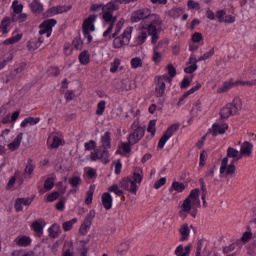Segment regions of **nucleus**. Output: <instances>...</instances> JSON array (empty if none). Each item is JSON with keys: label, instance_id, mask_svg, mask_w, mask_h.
<instances>
[{"label": "nucleus", "instance_id": "f257e3e1", "mask_svg": "<svg viewBox=\"0 0 256 256\" xmlns=\"http://www.w3.org/2000/svg\"><path fill=\"white\" fill-rule=\"evenodd\" d=\"M199 207H201V200H199V188L191 190L188 197L181 205L183 213H190L191 217H197Z\"/></svg>", "mask_w": 256, "mask_h": 256}, {"label": "nucleus", "instance_id": "f03ea898", "mask_svg": "<svg viewBox=\"0 0 256 256\" xmlns=\"http://www.w3.org/2000/svg\"><path fill=\"white\" fill-rule=\"evenodd\" d=\"M243 109V100L235 97L231 103L226 104L219 112L220 119H229L235 115H239V111Z\"/></svg>", "mask_w": 256, "mask_h": 256}, {"label": "nucleus", "instance_id": "7ed1b4c3", "mask_svg": "<svg viewBox=\"0 0 256 256\" xmlns=\"http://www.w3.org/2000/svg\"><path fill=\"white\" fill-rule=\"evenodd\" d=\"M131 33H133V27H127L121 36L117 35L113 37V35H110L109 39H114V49H121L124 45H129V41H131Z\"/></svg>", "mask_w": 256, "mask_h": 256}, {"label": "nucleus", "instance_id": "20e7f679", "mask_svg": "<svg viewBox=\"0 0 256 256\" xmlns=\"http://www.w3.org/2000/svg\"><path fill=\"white\" fill-rule=\"evenodd\" d=\"M171 83V78L168 75L155 77V97H163L165 95V83Z\"/></svg>", "mask_w": 256, "mask_h": 256}, {"label": "nucleus", "instance_id": "39448f33", "mask_svg": "<svg viewBox=\"0 0 256 256\" xmlns=\"http://www.w3.org/2000/svg\"><path fill=\"white\" fill-rule=\"evenodd\" d=\"M109 148H104L100 146L98 149H95L94 152H91L90 159L91 161H97L100 160L104 163V165H107L109 161L110 154H109Z\"/></svg>", "mask_w": 256, "mask_h": 256}, {"label": "nucleus", "instance_id": "423d86ee", "mask_svg": "<svg viewBox=\"0 0 256 256\" xmlns=\"http://www.w3.org/2000/svg\"><path fill=\"white\" fill-rule=\"evenodd\" d=\"M235 163L227 162V158H223L220 166V177H233L235 175Z\"/></svg>", "mask_w": 256, "mask_h": 256}, {"label": "nucleus", "instance_id": "0eeeda50", "mask_svg": "<svg viewBox=\"0 0 256 256\" xmlns=\"http://www.w3.org/2000/svg\"><path fill=\"white\" fill-rule=\"evenodd\" d=\"M150 15H151V10H149V8H142L135 11L132 14L130 21L131 23H139V21H144V23H147Z\"/></svg>", "mask_w": 256, "mask_h": 256}, {"label": "nucleus", "instance_id": "6e6552de", "mask_svg": "<svg viewBox=\"0 0 256 256\" xmlns=\"http://www.w3.org/2000/svg\"><path fill=\"white\" fill-rule=\"evenodd\" d=\"M176 131H179V124H172L170 127L167 128V130L164 132L163 136L158 142L159 149H163V147H165V143H167V141H169V139L173 137Z\"/></svg>", "mask_w": 256, "mask_h": 256}, {"label": "nucleus", "instance_id": "1a4fd4ad", "mask_svg": "<svg viewBox=\"0 0 256 256\" xmlns=\"http://www.w3.org/2000/svg\"><path fill=\"white\" fill-rule=\"evenodd\" d=\"M162 23L163 21L161 20V16L158 14H150L143 28L150 31H155L157 30V27H159Z\"/></svg>", "mask_w": 256, "mask_h": 256}, {"label": "nucleus", "instance_id": "9d476101", "mask_svg": "<svg viewBox=\"0 0 256 256\" xmlns=\"http://www.w3.org/2000/svg\"><path fill=\"white\" fill-rule=\"evenodd\" d=\"M55 25H57V20H45L42 24H40L39 35H46V37H51V32L53 31V27H55Z\"/></svg>", "mask_w": 256, "mask_h": 256}, {"label": "nucleus", "instance_id": "9b49d317", "mask_svg": "<svg viewBox=\"0 0 256 256\" xmlns=\"http://www.w3.org/2000/svg\"><path fill=\"white\" fill-rule=\"evenodd\" d=\"M120 187L121 189H125V191H129V193H132L133 195H137V190L139 187L137 184L133 181L131 178H123L120 181Z\"/></svg>", "mask_w": 256, "mask_h": 256}, {"label": "nucleus", "instance_id": "f8f14e48", "mask_svg": "<svg viewBox=\"0 0 256 256\" xmlns=\"http://www.w3.org/2000/svg\"><path fill=\"white\" fill-rule=\"evenodd\" d=\"M95 21H97V15H90L84 20L82 24L83 35H89L91 31H95Z\"/></svg>", "mask_w": 256, "mask_h": 256}, {"label": "nucleus", "instance_id": "ddd939ff", "mask_svg": "<svg viewBox=\"0 0 256 256\" xmlns=\"http://www.w3.org/2000/svg\"><path fill=\"white\" fill-rule=\"evenodd\" d=\"M145 136V129L143 127H136L133 133L129 135L130 143L136 145L138 141H141Z\"/></svg>", "mask_w": 256, "mask_h": 256}, {"label": "nucleus", "instance_id": "4468645a", "mask_svg": "<svg viewBox=\"0 0 256 256\" xmlns=\"http://www.w3.org/2000/svg\"><path fill=\"white\" fill-rule=\"evenodd\" d=\"M227 129H229V125L227 123H221L218 121L212 125V136L217 137V135H223Z\"/></svg>", "mask_w": 256, "mask_h": 256}, {"label": "nucleus", "instance_id": "2eb2a0df", "mask_svg": "<svg viewBox=\"0 0 256 256\" xmlns=\"http://www.w3.org/2000/svg\"><path fill=\"white\" fill-rule=\"evenodd\" d=\"M224 159H227V162H229V159H232L231 163H235L236 161L241 160L242 157L239 150L233 147H229L227 149V154H226V157H224Z\"/></svg>", "mask_w": 256, "mask_h": 256}, {"label": "nucleus", "instance_id": "dca6fc26", "mask_svg": "<svg viewBox=\"0 0 256 256\" xmlns=\"http://www.w3.org/2000/svg\"><path fill=\"white\" fill-rule=\"evenodd\" d=\"M241 157H251L253 155V145L249 141H245L240 147Z\"/></svg>", "mask_w": 256, "mask_h": 256}, {"label": "nucleus", "instance_id": "f3484780", "mask_svg": "<svg viewBox=\"0 0 256 256\" xmlns=\"http://www.w3.org/2000/svg\"><path fill=\"white\" fill-rule=\"evenodd\" d=\"M14 243L18 247H29V245L32 243V240L29 236H17L14 240Z\"/></svg>", "mask_w": 256, "mask_h": 256}, {"label": "nucleus", "instance_id": "a211bd4d", "mask_svg": "<svg viewBox=\"0 0 256 256\" xmlns=\"http://www.w3.org/2000/svg\"><path fill=\"white\" fill-rule=\"evenodd\" d=\"M102 205L107 211L113 207V197L110 193L106 192L102 194Z\"/></svg>", "mask_w": 256, "mask_h": 256}, {"label": "nucleus", "instance_id": "6ab92c4d", "mask_svg": "<svg viewBox=\"0 0 256 256\" xmlns=\"http://www.w3.org/2000/svg\"><path fill=\"white\" fill-rule=\"evenodd\" d=\"M67 11H71V6H56L52 7L48 10L50 16L59 15L61 13H67Z\"/></svg>", "mask_w": 256, "mask_h": 256}, {"label": "nucleus", "instance_id": "aec40b11", "mask_svg": "<svg viewBox=\"0 0 256 256\" xmlns=\"http://www.w3.org/2000/svg\"><path fill=\"white\" fill-rule=\"evenodd\" d=\"M22 141H23V133L21 132L16 136V138L13 140V142L8 144V149L10 151H17V149H19V147H21Z\"/></svg>", "mask_w": 256, "mask_h": 256}, {"label": "nucleus", "instance_id": "412c9836", "mask_svg": "<svg viewBox=\"0 0 256 256\" xmlns=\"http://www.w3.org/2000/svg\"><path fill=\"white\" fill-rule=\"evenodd\" d=\"M179 233L181 235L180 241H187L189 239V233H191V229H189V224H183L179 228Z\"/></svg>", "mask_w": 256, "mask_h": 256}, {"label": "nucleus", "instance_id": "4be33fe9", "mask_svg": "<svg viewBox=\"0 0 256 256\" xmlns=\"http://www.w3.org/2000/svg\"><path fill=\"white\" fill-rule=\"evenodd\" d=\"M41 43H43V40L41 38H35L32 40H29L27 42V47L29 51H35L41 47Z\"/></svg>", "mask_w": 256, "mask_h": 256}, {"label": "nucleus", "instance_id": "5701e85b", "mask_svg": "<svg viewBox=\"0 0 256 256\" xmlns=\"http://www.w3.org/2000/svg\"><path fill=\"white\" fill-rule=\"evenodd\" d=\"M184 189H186V186L183 182L174 181L169 189V193H173V191L183 193Z\"/></svg>", "mask_w": 256, "mask_h": 256}, {"label": "nucleus", "instance_id": "b1692460", "mask_svg": "<svg viewBox=\"0 0 256 256\" xmlns=\"http://www.w3.org/2000/svg\"><path fill=\"white\" fill-rule=\"evenodd\" d=\"M101 143L102 145L100 147L111 149V132H105V134L101 137Z\"/></svg>", "mask_w": 256, "mask_h": 256}, {"label": "nucleus", "instance_id": "393cba45", "mask_svg": "<svg viewBox=\"0 0 256 256\" xmlns=\"http://www.w3.org/2000/svg\"><path fill=\"white\" fill-rule=\"evenodd\" d=\"M26 67H27V63H25V62H21L18 65H16L14 71L11 72V74H10L12 79H14V77H17V75H21V73H23L25 71Z\"/></svg>", "mask_w": 256, "mask_h": 256}, {"label": "nucleus", "instance_id": "a878e982", "mask_svg": "<svg viewBox=\"0 0 256 256\" xmlns=\"http://www.w3.org/2000/svg\"><path fill=\"white\" fill-rule=\"evenodd\" d=\"M39 121H41V118L27 117L21 122L20 127L25 129V127H27V125H37V123H39Z\"/></svg>", "mask_w": 256, "mask_h": 256}, {"label": "nucleus", "instance_id": "bb28decb", "mask_svg": "<svg viewBox=\"0 0 256 256\" xmlns=\"http://www.w3.org/2000/svg\"><path fill=\"white\" fill-rule=\"evenodd\" d=\"M30 8L33 13H43V4L37 0L31 2Z\"/></svg>", "mask_w": 256, "mask_h": 256}, {"label": "nucleus", "instance_id": "cd10ccee", "mask_svg": "<svg viewBox=\"0 0 256 256\" xmlns=\"http://www.w3.org/2000/svg\"><path fill=\"white\" fill-rule=\"evenodd\" d=\"M159 47H161V43H159L156 47H154L153 49V57H152V61H154V63L159 64L161 63V59L163 58V56L159 53Z\"/></svg>", "mask_w": 256, "mask_h": 256}, {"label": "nucleus", "instance_id": "c85d7f7f", "mask_svg": "<svg viewBox=\"0 0 256 256\" xmlns=\"http://www.w3.org/2000/svg\"><path fill=\"white\" fill-rule=\"evenodd\" d=\"M48 232H49V237H51L52 239H57V237H59V225L57 224H54L52 225L49 229H48Z\"/></svg>", "mask_w": 256, "mask_h": 256}, {"label": "nucleus", "instance_id": "c756f323", "mask_svg": "<svg viewBox=\"0 0 256 256\" xmlns=\"http://www.w3.org/2000/svg\"><path fill=\"white\" fill-rule=\"evenodd\" d=\"M169 17H172V19H179L181 15H183V9L181 8H172L168 12Z\"/></svg>", "mask_w": 256, "mask_h": 256}, {"label": "nucleus", "instance_id": "7c9ffc66", "mask_svg": "<svg viewBox=\"0 0 256 256\" xmlns=\"http://www.w3.org/2000/svg\"><path fill=\"white\" fill-rule=\"evenodd\" d=\"M31 228L33 229V231H35V233H37L39 237L43 235V225L40 224L39 221H34L31 225Z\"/></svg>", "mask_w": 256, "mask_h": 256}, {"label": "nucleus", "instance_id": "2f4dec72", "mask_svg": "<svg viewBox=\"0 0 256 256\" xmlns=\"http://www.w3.org/2000/svg\"><path fill=\"white\" fill-rule=\"evenodd\" d=\"M23 37V34H17L14 37L8 38L3 42V45H14V43H19L21 41V38Z\"/></svg>", "mask_w": 256, "mask_h": 256}, {"label": "nucleus", "instance_id": "473e14b6", "mask_svg": "<svg viewBox=\"0 0 256 256\" xmlns=\"http://www.w3.org/2000/svg\"><path fill=\"white\" fill-rule=\"evenodd\" d=\"M235 84H233V82L228 81V82H224L222 87L217 89V93H227V91H229V89H232V87Z\"/></svg>", "mask_w": 256, "mask_h": 256}, {"label": "nucleus", "instance_id": "72a5a7b5", "mask_svg": "<svg viewBox=\"0 0 256 256\" xmlns=\"http://www.w3.org/2000/svg\"><path fill=\"white\" fill-rule=\"evenodd\" d=\"M79 61L82 65L89 64V51L84 50L83 52H81L79 55Z\"/></svg>", "mask_w": 256, "mask_h": 256}, {"label": "nucleus", "instance_id": "f704fd0d", "mask_svg": "<svg viewBox=\"0 0 256 256\" xmlns=\"http://www.w3.org/2000/svg\"><path fill=\"white\" fill-rule=\"evenodd\" d=\"M119 9V4L116 2H109L107 5H104V11L113 13Z\"/></svg>", "mask_w": 256, "mask_h": 256}, {"label": "nucleus", "instance_id": "c9c22d12", "mask_svg": "<svg viewBox=\"0 0 256 256\" xmlns=\"http://www.w3.org/2000/svg\"><path fill=\"white\" fill-rule=\"evenodd\" d=\"M123 25H125V19H120L115 27V31L112 34V37H117V35H119V33H121V30L123 29Z\"/></svg>", "mask_w": 256, "mask_h": 256}, {"label": "nucleus", "instance_id": "e433bc0d", "mask_svg": "<svg viewBox=\"0 0 256 256\" xmlns=\"http://www.w3.org/2000/svg\"><path fill=\"white\" fill-rule=\"evenodd\" d=\"M93 219H95V210H90V212L86 215L83 223L91 227L93 224Z\"/></svg>", "mask_w": 256, "mask_h": 256}, {"label": "nucleus", "instance_id": "4c0bfd02", "mask_svg": "<svg viewBox=\"0 0 256 256\" xmlns=\"http://www.w3.org/2000/svg\"><path fill=\"white\" fill-rule=\"evenodd\" d=\"M77 223V218H73L72 220L66 221L63 223L62 227L64 231H71L73 229V225Z\"/></svg>", "mask_w": 256, "mask_h": 256}, {"label": "nucleus", "instance_id": "58836bf2", "mask_svg": "<svg viewBox=\"0 0 256 256\" xmlns=\"http://www.w3.org/2000/svg\"><path fill=\"white\" fill-rule=\"evenodd\" d=\"M115 23H117V18H116V16H114V17L112 16L110 25L107 28V30L103 33V37H107L113 31V27H115Z\"/></svg>", "mask_w": 256, "mask_h": 256}, {"label": "nucleus", "instance_id": "ea45409f", "mask_svg": "<svg viewBox=\"0 0 256 256\" xmlns=\"http://www.w3.org/2000/svg\"><path fill=\"white\" fill-rule=\"evenodd\" d=\"M35 170V166H33V159L29 158L25 167V173L27 175H32Z\"/></svg>", "mask_w": 256, "mask_h": 256}, {"label": "nucleus", "instance_id": "a19ab883", "mask_svg": "<svg viewBox=\"0 0 256 256\" xmlns=\"http://www.w3.org/2000/svg\"><path fill=\"white\" fill-rule=\"evenodd\" d=\"M106 104H107V102H105V100H102L97 104L96 115L101 116V115H103V113H105V105Z\"/></svg>", "mask_w": 256, "mask_h": 256}, {"label": "nucleus", "instance_id": "79ce46f5", "mask_svg": "<svg viewBox=\"0 0 256 256\" xmlns=\"http://www.w3.org/2000/svg\"><path fill=\"white\" fill-rule=\"evenodd\" d=\"M117 85H120L116 86L118 91H129V89H131V86H127V81L125 80L117 81Z\"/></svg>", "mask_w": 256, "mask_h": 256}, {"label": "nucleus", "instance_id": "37998d69", "mask_svg": "<svg viewBox=\"0 0 256 256\" xmlns=\"http://www.w3.org/2000/svg\"><path fill=\"white\" fill-rule=\"evenodd\" d=\"M12 9H13L14 13L19 15L23 11V4H19V1L15 0L12 3Z\"/></svg>", "mask_w": 256, "mask_h": 256}, {"label": "nucleus", "instance_id": "c03bdc74", "mask_svg": "<svg viewBox=\"0 0 256 256\" xmlns=\"http://www.w3.org/2000/svg\"><path fill=\"white\" fill-rule=\"evenodd\" d=\"M121 65V60L119 58H115L114 61L111 63L110 73H117V69Z\"/></svg>", "mask_w": 256, "mask_h": 256}, {"label": "nucleus", "instance_id": "a18cd8bd", "mask_svg": "<svg viewBox=\"0 0 256 256\" xmlns=\"http://www.w3.org/2000/svg\"><path fill=\"white\" fill-rule=\"evenodd\" d=\"M108 191L115 193V195H117V197H122L123 192L121 189H119V186L117 184H113L112 186H110L108 188Z\"/></svg>", "mask_w": 256, "mask_h": 256}, {"label": "nucleus", "instance_id": "49530a36", "mask_svg": "<svg viewBox=\"0 0 256 256\" xmlns=\"http://www.w3.org/2000/svg\"><path fill=\"white\" fill-rule=\"evenodd\" d=\"M55 187V182L53 181V178H48L44 182V189L46 191H51Z\"/></svg>", "mask_w": 256, "mask_h": 256}, {"label": "nucleus", "instance_id": "de8ad7c7", "mask_svg": "<svg viewBox=\"0 0 256 256\" xmlns=\"http://www.w3.org/2000/svg\"><path fill=\"white\" fill-rule=\"evenodd\" d=\"M131 67L132 69H137V67H143V61H141V58L136 57L131 60Z\"/></svg>", "mask_w": 256, "mask_h": 256}, {"label": "nucleus", "instance_id": "09e8293b", "mask_svg": "<svg viewBox=\"0 0 256 256\" xmlns=\"http://www.w3.org/2000/svg\"><path fill=\"white\" fill-rule=\"evenodd\" d=\"M68 181L71 187H79V185H81V178L78 176H74L70 178Z\"/></svg>", "mask_w": 256, "mask_h": 256}, {"label": "nucleus", "instance_id": "8fccbe9b", "mask_svg": "<svg viewBox=\"0 0 256 256\" xmlns=\"http://www.w3.org/2000/svg\"><path fill=\"white\" fill-rule=\"evenodd\" d=\"M251 239H253V233L251 231L249 232H244L242 237H241V241L242 243H249V241H251Z\"/></svg>", "mask_w": 256, "mask_h": 256}, {"label": "nucleus", "instance_id": "3c124183", "mask_svg": "<svg viewBox=\"0 0 256 256\" xmlns=\"http://www.w3.org/2000/svg\"><path fill=\"white\" fill-rule=\"evenodd\" d=\"M147 31H148V35H151V43L155 45V43L159 41V34L157 33V30L155 31L147 30Z\"/></svg>", "mask_w": 256, "mask_h": 256}, {"label": "nucleus", "instance_id": "603ef678", "mask_svg": "<svg viewBox=\"0 0 256 256\" xmlns=\"http://www.w3.org/2000/svg\"><path fill=\"white\" fill-rule=\"evenodd\" d=\"M72 44L78 51H81V49H83V40L80 37H76L73 40Z\"/></svg>", "mask_w": 256, "mask_h": 256}, {"label": "nucleus", "instance_id": "864d4df0", "mask_svg": "<svg viewBox=\"0 0 256 256\" xmlns=\"http://www.w3.org/2000/svg\"><path fill=\"white\" fill-rule=\"evenodd\" d=\"M86 151H93V149L97 148V142L95 140H90L84 145Z\"/></svg>", "mask_w": 256, "mask_h": 256}, {"label": "nucleus", "instance_id": "5fc2aeb1", "mask_svg": "<svg viewBox=\"0 0 256 256\" xmlns=\"http://www.w3.org/2000/svg\"><path fill=\"white\" fill-rule=\"evenodd\" d=\"M147 40V32H141L140 35L137 37V45H143Z\"/></svg>", "mask_w": 256, "mask_h": 256}, {"label": "nucleus", "instance_id": "6e6d98bb", "mask_svg": "<svg viewBox=\"0 0 256 256\" xmlns=\"http://www.w3.org/2000/svg\"><path fill=\"white\" fill-rule=\"evenodd\" d=\"M168 69V77L169 79H171V81H173V77H175V75H177V70L172 66V64H169L167 66Z\"/></svg>", "mask_w": 256, "mask_h": 256}, {"label": "nucleus", "instance_id": "4d7b16f0", "mask_svg": "<svg viewBox=\"0 0 256 256\" xmlns=\"http://www.w3.org/2000/svg\"><path fill=\"white\" fill-rule=\"evenodd\" d=\"M192 41L193 43H201V41H203V34H201L200 32H195L192 35Z\"/></svg>", "mask_w": 256, "mask_h": 256}, {"label": "nucleus", "instance_id": "13d9d810", "mask_svg": "<svg viewBox=\"0 0 256 256\" xmlns=\"http://www.w3.org/2000/svg\"><path fill=\"white\" fill-rule=\"evenodd\" d=\"M199 183L201 185V191H202L201 199H205V197H207V186H205V180H203V178H201L199 180Z\"/></svg>", "mask_w": 256, "mask_h": 256}, {"label": "nucleus", "instance_id": "bf43d9fd", "mask_svg": "<svg viewBox=\"0 0 256 256\" xmlns=\"http://www.w3.org/2000/svg\"><path fill=\"white\" fill-rule=\"evenodd\" d=\"M165 183H167V178L165 177L160 178L158 181L154 183V189H161V187H163Z\"/></svg>", "mask_w": 256, "mask_h": 256}, {"label": "nucleus", "instance_id": "052dcab7", "mask_svg": "<svg viewBox=\"0 0 256 256\" xmlns=\"http://www.w3.org/2000/svg\"><path fill=\"white\" fill-rule=\"evenodd\" d=\"M157 121L156 120H151L149 122V125H148V128H147V131L148 133H151V135H155V125H156Z\"/></svg>", "mask_w": 256, "mask_h": 256}, {"label": "nucleus", "instance_id": "680f3d73", "mask_svg": "<svg viewBox=\"0 0 256 256\" xmlns=\"http://www.w3.org/2000/svg\"><path fill=\"white\" fill-rule=\"evenodd\" d=\"M13 61V54H10L6 59L0 61V71L4 69L7 63H11Z\"/></svg>", "mask_w": 256, "mask_h": 256}, {"label": "nucleus", "instance_id": "e2e57ef3", "mask_svg": "<svg viewBox=\"0 0 256 256\" xmlns=\"http://www.w3.org/2000/svg\"><path fill=\"white\" fill-rule=\"evenodd\" d=\"M48 73L53 77H57L61 71L59 70V67L52 66L48 69Z\"/></svg>", "mask_w": 256, "mask_h": 256}, {"label": "nucleus", "instance_id": "0e129e2a", "mask_svg": "<svg viewBox=\"0 0 256 256\" xmlns=\"http://www.w3.org/2000/svg\"><path fill=\"white\" fill-rule=\"evenodd\" d=\"M89 229H91V226H89V224H85V222H83V224L80 226V234L81 235H87Z\"/></svg>", "mask_w": 256, "mask_h": 256}, {"label": "nucleus", "instance_id": "69168bd1", "mask_svg": "<svg viewBox=\"0 0 256 256\" xmlns=\"http://www.w3.org/2000/svg\"><path fill=\"white\" fill-rule=\"evenodd\" d=\"M57 199H59V192H52L47 197L49 203H53V201H57Z\"/></svg>", "mask_w": 256, "mask_h": 256}, {"label": "nucleus", "instance_id": "338daca9", "mask_svg": "<svg viewBox=\"0 0 256 256\" xmlns=\"http://www.w3.org/2000/svg\"><path fill=\"white\" fill-rule=\"evenodd\" d=\"M59 145H61V138L58 136L53 137V142L51 144L52 149H58Z\"/></svg>", "mask_w": 256, "mask_h": 256}, {"label": "nucleus", "instance_id": "774afa93", "mask_svg": "<svg viewBox=\"0 0 256 256\" xmlns=\"http://www.w3.org/2000/svg\"><path fill=\"white\" fill-rule=\"evenodd\" d=\"M132 181L134 183H136V185H137V183L140 184L141 181H143V176L141 174L137 173V172H134L133 177H132Z\"/></svg>", "mask_w": 256, "mask_h": 256}]
</instances>
